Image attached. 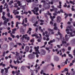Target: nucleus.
Returning <instances> with one entry per match:
<instances>
[{"label": "nucleus", "mask_w": 75, "mask_h": 75, "mask_svg": "<svg viewBox=\"0 0 75 75\" xmlns=\"http://www.w3.org/2000/svg\"><path fill=\"white\" fill-rule=\"evenodd\" d=\"M56 18V21L57 23H61V21H62V19H61V17L59 16H57V17Z\"/></svg>", "instance_id": "obj_1"}, {"label": "nucleus", "mask_w": 75, "mask_h": 75, "mask_svg": "<svg viewBox=\"0 0 75 75\" xmlns=\"http://www.w3.org/2000/svg\"><path fill=\"white\" fill-rule=\"evenodd\" d=\"M39 48V46H37V47H35V51L36 52V54H37L38 53L40 54V52L39 50H38V49Z\"/></svg>", "instance_id": "obj_2"}, {"label": "nucleus", "mask_w": 75, "mask_h": 75, "mask_svg": "<svg viewBox=\"0 0 75 75\" xmlns=\"http://www.w3.org/2000/svg\"><path fill=\"white\" fill-rule=\"evenodd\" d=\"M16 56L15 57L16 58V59H18L19 57H20V56H19V54L17 52H16Z\"/></svg>", "instance_id": "obj_3"}, {"label": "nucleus", "mask_w": 75, "mask_h": 75, "mask_svg": "<svg viewBox=\"0 0 75 75\" xmlns=\"http://www.w3.org/2000/svg\"><path fill=\"white\" fill-rule=\"evenodd\" d=\"M2 14L3 16L2 17V18L3 19V20H6V18L5 17V16H4L5 15V12H3Z\"/></svg>", "instance_id": "obj_4"}, {"label": "nucleus", "mask_w": 75, "mask_h": 75, "mask_svg": "<svg viewBox=\"0 0 75 75\" xmlns=\"http://www.w3.org/2000/svg\"><path fill=\"white\" fill-rule=\"evenodd\" d=\"M54 59L55 61H59V58L57 56H54Z\"/></svg>", "instance_id": "obj_5"}, {"label": "nucleus", "mask_w": 75, "mask_h": 75, "mask_svg": "<svg viewBox=\"0 0 75 75\" xmlns=\"http://www.w3.org/2000/svg\"><path fill=\"white\" fill-rule=\"evenodd\" d=\"M28 57L29 58H30V59H33V58H34V55L32 54H29L28 56Z\"/></svg>", "instance_id": "obj_6"}, {"label": "nucleus", "mask_w": 75, "mask_h": 75, "mask_svg": "<svg viewBox=\"0 0 75 75\" xmlns=\"http://www.w3.org/2000/svg\"><path fill=\"white\" fill-rule=\"evenodd\" d=\"M69 30L72 31V29H70V30L68 29H66V31H67V34H69V33H70L69 31Z\"/></svg>", "instance_id": "obj_7"}, {"label": "nucleus", "mask_w": 75, "mask_h": 75, "mask_svg": "<svg viewBox=\"0 0 75 75\" xmlns=\"http://www.w3.org/2000/svg\"><path fill=\"white\" fill-rule=\"evenodd\" d=\"M27 35H28L27 34H26L25 35H23L22 36V37L21 38V40H24V38H25V37L27 36Z\"/></svg>", "instance_id": "obj_8"}, {"label": "nucleus", "mask_w": 75, "mask_h": 75, "mask_svg": "<svg viewBox=\"0 0 75 75\" xmlns=\"http://www.w3.org/2000/svg\"><path fill=\"white\" fill-rule=\"evenodd\" d=\"M56 38L58 39V41H59V40H60L61 41H62L63 40V38H62V35L60 36V38Z\"/></svg>", "instance_id": "obj_9"}, {"label": "nucleus", "mask_w": 75, "mask_h": 75, "mask_svg": "<svg viewBox=\"0 0 75 75\" xmlns=\"http://www.w3.org/2000/svg\"><path fill=\"white\" fill-rule=\"evenodd\" d=\"M30 49V48H29V47L28 46H26L25 48V51L27 52H28L29 51V49Z\"/></svg>", "instance_id": "obj_10"}, {"label": "nucleus", "mask_w": 75, "mask_h": 75, "mask_svg": "<svg viewBox=\"0 0 75 75\" xmlns=\"http://www.w3.org/2000/svg\"><path fill=\"white\" fill-rule=\"evenodd\" d=\"M64 70L65 72V71H67V72L66 73V75H70V73H68V69L66 68L64 69Z\"/></svg>", "instance_id": "obj_11"}, {"label": "nucleus", "mask_w": 75, "mask_h": 75, "mask_svg": "<svg viewBox=\"0 0 75 75\" xmlns=\"http://www.w3.org/2000/svg\"><path fill=\"white\" fill-rule=\"evenodd\" d=\"M65 41V39H64V38L63 37V40H62V44H67V42L66 41Z\"/></svg>", "instance_id": "obj_12"}, {"label": "nucleus", "mask_w": 75, "mask_h": 75, "mask_svg": "<svg viewBox=\"0 0 75 75\" xmlns=\"http://www.w3.org/2000/svg\"><path fill=\"white\" fill-rule=\"evenodd\" d=\"M3 5H1L0 6V13H2L3 12ZM1 14L0 13V15Z\"/></svg>", "instance_id": "obj_13"}, {"label": "nucleus", "mask_w": 75, "mask_h": 75, "mask_svg": "<svg viewBox=\"0 0 75 75\" xmlns=\"http://www.w3.org/2000/svg\"><path fill=\"white\" fill-rule=\"evenodd\" d=\"M34 10H35V12H38V11L39 10V8L38 7H35L34 8Z\"/></svg>", "instance_id": "obj_14"}, {"label": "nucleus", "mask_w": 75, "mask_h": 75, "mask_svg": "<svg viewBox=\"0 0 75 75\" xmlns=\"http://www.w3.org/2000/svg\"><path fill=\"white\" fill-rule=\"evenodd\" d=\"M70 3L71 4H73V5H74L75 4V3H74V2H75V0H74L73 1H69Z\"/></svg>", "instance_id": "obj_15"}, {"label": "nucleus", "mask_w": 75, "mask_h": 75, "mask_svg": "<svg viewBox=\"0 0 75 75\" xmlns=\"http://www.w3.org/2000/svg\"><path fill=\"white\" fill-rule=\"evenodd\" d=\"M20 24V23L18 22H17L16 23V27H17V30H18L19 28V27L18 26V24Z\"/></svg>", "instance_id": "obj_16"}, {"label": "nucleus", "mask_w": 75, "mask_h": 75, "mask_svg": "<svg viewBox=\"0 0 75 75\" xmlns=\"http://www.w3.org/2000/svg\"><path fill=\"white\" fill-rule=\"evenodd\" d=\"M10 2H9L8 3V5H10V6L12 4L14 3V2H13V1L12 0L10 1Z\"/></svg>", "instance_id": "obj_17"}, {"label": "nucleus", "mask_w": 75, "mask_h": 75, "mask_svg": "<svg viewBox=\"0 0 75 75\" xmlns=\"http://www.w3.org/2000/svg\"><path fill=\"white\" fill-rule=\"evenodd\" d=\"M25 40H27V41H29L30 40V37H25Z\"/></svg>", "instance_id": "obj_18"}, {"label": "nucleus", "mask_w": 75, "mask_h": 75, "mask_svg": "<svg viewBox=\"0 0 75 75\" xmlns=\"http://www.w3.org/2000/svg\"><path fill=\"white\" fill-rule=\"evenodd\" d=\"M64 15L65 16H66L65 17V19H67V18L68 17V16H69V15H68V14H67L66 13H64Z\"/></svg>", "instance_id": "obj_19"}, {"label": "nucleus", "mask_w": 75, "mask_h": 75, "mask_svg": "<svg viewBox=\"0 0 75 75\" xmlns=\"http://www.w3.org/2000/svg\"><path fill=\"white\" fill-rule=\"evenodd\" d=\"M67 36H68L67 35H65V38L67 41L68 40V39H69V38H67Z\"/></svg>", "instance_id": "obj_20"}, {"label": "nucleus", "mask_w": 75, "mask_h": 75, "mask_svg": "<svg viewBox=\"0 0 75 75\" xmlns=\"http://www.w3.org/2000/svg\"><path fill=\"white\" fill-rule=\"evenodd\" d=\"M16 17L17 18H18V20H20V18H21V16H16Z\"/></svg>", "instance_id": "obj_21"}, {"label": "nucleus", "mask_w": 75, "mask_h": 75, "mask_svg": "<svg viewBox=\"0 0 75 75\" xmlns=\"http://www.w3.org/2000/svg\"><path fill=\"white\" fill-rule=\"evenodd\" d=\"M8 34V33H7V32H5V33H2V35H7V34Z\"/></svg>", "instance_id": "obj_22"}, {"label": "nucleus", "mask_w": 75, "mask_h": 75, "mask_svg": "<svg viewBox=\"0 0 75 75\" xmlns=\"http://www.w3.org/2000/svg\"><path fill=\"white\" fill-rule=\"evenodd\" d=\"M21 7L23 10H25V6H21Z\"/></svg>", "instance_id": "obj_23"}, {"label": "nucleus", "mask_w": 75, "mask_h": 75, "mask_svg": "<svg viewBox=\"0 0 75 75\" xmlns=\"http://www.w3.org/2000/svg\"><path fill=\"white\" fill-rule=\"evenodd\" d=\"M31 30H32V29H31V28H29V30H28L27 33H28L29 31H31Z\"/></svg>", "instance_id": "obj_24"}, {"label": "nucleus", "mask_w": 75, "mask_h": 75, "mask_svg": "<svg viewBox=\"0 0 75 75\" xmlns=\"http://www.w3.org/2000/svg\"><path fill=\"white\" fill-rule=\"evenodd\" d=\"M4 69L5 71V72L6 73H8V70L6 69V68H4Z\"/></svg>", "instance_id": "obj_25"}, {"label": "nucleus", "mask_w": 75, "mask_h": 75, "mask_svg": "<svg viewBox=\"0 0 75 75\" xmlns=\"http://www.w3.org/2000/svg\"><path fill=\"white\" fill-rule=\"evenodd\" d=\"M11 37H12L13 38H14L15 36L14 35H13V34L11 33L10 34Z\"/></svg>", "instance_id": "obj_26"}, {"label": "nucleus", "mask_w": 75, "mask_h": 75, "mask_svg": "<svg viewBox=\"0 0 75 75\" xmlns=\"http://www.w3.org/2000/svg\"><path fill=\"white\" fill-rule=\"evenodd\" d=\"M70 35V37H74V35H72V32H70L69 33Z\"/></svg>", "instance_id": "obj_27"}, {"label": "nucleus", "mask_w": 75, "mask_h": 75, "mask_svg": "<svg viewBox=\"0 0 75 75\" xmlns=\"http://www.w3.org/2000/svg\"><path fill=\"white\" fill-rule=\"evenodd\" d=\"M42 52L43 53V54H45V51L44 50H42Z\"/></svg>", "instance_id": "obj_28"}, {"label": "nucleus", "mask_w": 75, "mask_h": 75, "mask_svg": "<svg viewBox=\"0 0 75 75\" xmlns=\"http://www.w3.org/2000/svg\"><path fill=\"white\" fill-rule=\"evenodd\" d=\"M69 57H71V58H73V56H72V55L70 54H68Z\"/></svg>", "instance_id": "obj_29"}, {"label": "nucleus", "mask_w": 75, "mask_h": 75, "mask_svg": "<svg viewBox=\"0 0 75 75\" xmlns=\"http://www.w3.org/2000/svg\"><path fill=\"white\" fill-rule=\"evenodd\" d=\"M7 23V21L5 20L4 21V25H6Z\"/></svg>", "instance_id": "obj_30"}, {"label": "nucleus", "mask_w": 75, "mask_h": 75, "mask_svg": "<svg viewBox=\"0 0 75 75\" xmlns=\"http://www.w3.org/2000/svg\"><path fill=\"white\" fill-rule=\"evenodd\" d=\"M7 16L9 17H10V13L8 12V14H7Z\"/></svg>", "instance_id": "obj_31"}, {"label": "nucleus", "mask_w": 75, "mask_h": 75, "mask_svg": "<svg viewBox=\"0 0 75 75\" xmlns=\"http://www.w3.org/2000/svg\"><path fill=\"white\" fill-rule=\"evenodd\" d=\"M38 54H40V53H38L37 54H36V52H35V54L36 55V57L37 58H38V57H39V55H38Z\"/></svg>", "instance_id": "obj_32"}, {"label": "nucleus", "mask_w": 75, "mask_h": 75, "mask_svg": "<svg viewBox=\"0 0 75 75\" xmlns=\"http://www.w3.org/2000/svg\"><path fill=\"white\" fill-rule=\"evenodd\" d=\"M68 61V59H66V61H65L64 63L65 64H67V62Z\"/></svg>", "instance_id": "obj_33"}, {"label": "nucleus", "mask_w": 75, "mask_h": 75, "mask_svg": "<svg viewBox=\"0 0 75 75\" xmlns=\"http://www.w3.org/2000/svg\"><path fill=\"white\" fill-rule=\"evenodd\" d=\"M5 54H6V52H4L3 53V57H4L5 56Z\"/></svg>", "instance_id": "obj_34"}, {"label": "nucleus", "mask_w": 75, "mask_h": 75, "mask_svg": "<svg viewBox=\"0 0 75 75\" xmlns=\"http://www.w3.org/2000/svg\"><path fill=\"white\" fill-rule=\"evenodd\" d=\"M31 11H32V12H33L34 14H36V13H35V11L34 10H32Z\"/></svg>", "instance_id": "obj_35"}, {"label": "nucleus", "mask_w": 75, "mask_h": 75, "mask_svg": "<svg viewBox=\"0 0 75 75\" xmlns=\"http://www.w3.org/2000/svg\"><path fill=\"white\" fill-rule=\"evenodd\" d=\"M17 4L16 3H15L14 4L15 6H14V7H18V6L17 5Z\"/></svg>", "instance_id": "obj_36"}, {"label": "nucleus", "mask_w": 75, "mask_h": 75, "mask_svg": "<svg viewBox=\"0 0 75 75\" xmlns=\"http://www.w3.org/2000/svg\"><path fill=\"white\" fill-rule=\"evenodd\" d=\"M41 3H43L44 4L45 3V1L42 0L41 1Z\"/></svg>", "instance_id": "obj_37"}, {"label": "nucleus", "mask_w": 75, "mask_h": 75, "mask_svg": "<svg viewBox=\"0 0 75 75\" xmlns=\"http://www.w3.org/2000/svg\"><path fill=\"white\" fill-rule=\"evenodd\" d=\"M54 23H53V22L52 21H50V24H51V25H53V24Z\"/></svg>", "instance_id": "obj_38"}, {"label": "nucleus", "mask_w": 75, "mask_h": 75, "mask_svg": "<svg viewBox=\"0 0 75 75\" xmlns=\"http://www.w3.org/2000/svg\"><path fill=\"white\" fill-rule=\"evenodd\" d=\"M62 58H63L64 57H66V54H64L63 55H62Z\"/></svg>", "instance_id": "obj_39"}, {"label": "nucleus", "mask_w": 75, "mask_h": 75, "mask_svg": "<svg viewBox=\"0 0 75 75\" xmlns=\"http://www.w3.org/2000/svg\"><path fill=\"white\" fill-rule=\"evenodd\" d=\"M36 35L35 36V38H38V34L35 33Z\"/></svg>", "instance_id": "obj_40"}, {"label": "nucleus", "mask_w": 75, "mask_h": 75, "mask_svg": "<svg viewBox=\"0 0 75 75\" xmlns=\"http://www.w3.org/2000/svg\"><path fill=\"white\" fill-rule=\"evenodd\" d=\"M4 69H1V74H3V72H4Z\"/></svg>", "instance_id": "obj_41"}, {"label": "nucleus", "mask_w": 75, "mask_h": 75, "mask_svg": "<svg viewBox=\"0 0 75 75\" xmlns=\"http://www.w3.org/2000/svg\"><path fill=\"white\" fill-rule=\"evenodd\" d=\"M28 12L24 11L23 13L25 14L26 15H27V14H28Z\"/></svg>", "instance_id": "obj_42"}, {"label": "nucleus", "mask_w": 75, "mask_h": 75, "mask_svg": "<svg viewBox=\"0 0 75 75\" xmlns=\"http://www.w3.org/2000/svg\"><path fill=\"white\" fill-rule=\"evenodd\" d=\"M60 13H64V11L62 9H61L60 10Z\"/></svg>", "instance_id": "obj_43"}, {"label": "nucleus", "mask_w": 75, "mask_h": 75, "mask_svg": "<svg viewBox=\"0 0 75 75\" xmlns=\"http://www.w3.org/2000/svg\"><path fill=\"white\" fill-rule=\"evenodd\" d=\"M64 7H67V3H65V5H64Z\"/></svg>", "instance_id": "obj_44"}, {"label": "nucleus", "mask_w": 75, "mask_h": 75, "mask_svg": "<svg viewBox=\"0 0 75 75\" xmlns=\"http://www.w3.org/2000/svg\"><path fill=\"white\" fill-rule=\"evenodd\" d=\"M68 45H69V44L68 43H67L66 44V45H65V47H67V46H68Z\"/></svg>", "instance_id": "obj_45"}, {"label": "nucleus", "mask_w": 75, "mask_h": 75, "mask_svg": "<svg viewBox=\"0 0 75 75\" xmlns=\"http://www.w3.org/2000/svg\"><path fill=\"white\" fill-rule=\"evenodd\" d=\"M8 40L10 41H12V38H11L10 37H8Z\"/></svg>", "instance_id": "obj_46"}, {"label": "nucleus", "mask_w": 75, "mask_h": 75, "mask_svg": "<svg viewBox=\"0 0 75 75\" xmlns=\"http://www.w3.org/2000/svg\"><path fill=\"white\" fill-rule=\"evenodd\" d=\"M3 30V28L2 27H1L0 28V33H1V31H2Z\"/></svg>", "instance_id": "obj_47"}, {"label": "nucleus", "mask_w": 75, "mask_h": 75, "mask_svg": "<svg viewBox=\"0 0 75 75\" xmlns=\"http://www.w3.org/2000/svg\"><path fill=\"white\" fill-rule=\"evenodd\" d=\"M50 65L52 66V67H53V68H54V64H53V63H51Z\"/></svg>", "instance_id": "obj_48"}, {"label": "nucleus", "mask_w": 75, "mask_h": 75, "mask_svg": "<svg viewBox=\"0 0 75 75\" xmlns=\"http://www.w3.org/2000/svg\"><path fill=\"white\" fill-rule=\"evenodd\" d=\"M58 34L59 35H62V34H61V33H60V32L59 31H58Z\"/></svg>", "instance_id": "obj_49"}, {"label": "nucleus", "mask_w": 75, "mask_h": 75, "mask_svg": "<svg viewBox=\"0 0 75 75\" xmlns=\"http://www.w3.org/2000/svg\"><path fill=\"white\" fill-rule=\"evenodd\" d=\"M9 66L11 67V68L13 69L14 68V66H13V65H11V64L9 65Z\"/></svg>", "instance_id": "obj_50"}, {"label": "nucleus", "mask_w": 75, "mask_h": 75, "mask_svg": "<svg viewBox=\"0 0 75 75\" xmlns=\"http://www.w3.org/2000/svg\"><path fill=\"white\" fill-rule=\"evenodd\" d=\"M54 28L55 30H57V26L54 27Z\"/></svg>", "instance_id": "obj_51"}, {"label": "nucleus", "mask_w": 75, "mask_h": 75, "mask_svg": "<svg viewBox=\"0 0 75 75\" xmlns=\"http://www.w3.org/2000/svg\"><path fill=\"white\" fill-rule=\"evenodd\" d=\"M62 51L63 52H65V49H64V48H63L62 49Z\"/></svg>", "instance_id": "obj_52"}, {"label": "nucleus", "mask_w": 75, "mask_h": 75, "mask_svg": "<svg viewBox=\"0 0 75 75\" xmlns=\"http://www.w3.org/2000/svg\"><path fill=\"white\" fill-rule=\"evenodd\" d=\"M50 18H55V16H53V17L52 16H50Z\"/></svg>", "instance_id": "obj_53"}, {"label": "nucleus", "mask_w": 75, "mask_h": 75, "mask_svg": "<svg viewBox=\"0 0 75 75\" xmlns=\"http://www.w3.org/2000/svg\"><path fill=\"white\" fill-rule=\"evenodd\" d=\"M27 18H25V23H27Z\"/></svg>", "instance_id": "obj_54"}, {"label": "nucleus", "mask_w": 75, "mask_h": 75, "mask_svg": "<svg viewBox=\"0 0 75 75\" xmlns=\"http://www.w3.org/2000/svg\"><path fill=\"white\" fill-rule=\"evenodd\" d=\"M28 12L30 14H31V11H28Z\"/></svg>", "instance_id": "obj_55"}, {"label": "nucleus", "mask_w": 75, "mask_h": 75, "mask_svg": "<svg viewBox=\"0 0 75 75\" xmlns=\"http://www.w3.org/2000/svg\"><path fill=\"white\" fill-rule=\"evenodd\" d=\"M4 6L5 7H6V8H7V7H8V6L7 5V4L6 3L5 4H4Z\"/></svg>", "instance_id": "obj_56"}, {"label": "nucleus", "mask_w": 75, "mask_h": 75, "mask_svg": "<svg viewBox=\"0 0 75 75\" xmlns=\"http://www.w3.org/2000/svg\"><path fill=\"white\" fill-rule=\"evenodd\" d=\"M43 72H44V71H43V70H42L40 73V74H42V73H43Z\"/></svg>", "instance_id": "obj_57"}, {"label": "nucleus", "mask_w": 75, "mask_h": 75, "mask_svg": "<svg viewBox=\"0 0 75 75\" xmlns=\"http://www.w3.org/2000/svg\"><path fill=\"white\" fill-rule=\"evenodd\" d=\"M36 35V34H35H35H34L32 35L31 36L32 37H35Z\"/></svg>", "instance_id": "obj_58"}, {"label": "nucleus", "mask_w": 75, "mask_h": 75, "mask_svg": "<svg viewBox=\"0 0 75 75\" xmlns=\"http://www.w3.org/2000/svg\"><path fill=\"white\" fill-rule=\"evenodd\" d=\"M12 30L15 32L17 30V29L16 28H15L14 29H13Z\"/></svg>", "instance_id": "obj_59"}, {"label": "nucleus", "mask_w": 75, "mask_h": 75, "mask_svg": "<svg viewBox=\"0 0 75 75\" xmlns=\"http://www.w3.org/2000/svg\"><path fill=\"white\" fill-rule=\"evenodd\" d=\"M49 4H53V2H52V1H51V2H49Z\"/></svg>", "instance_id": "obj_60"}, {"label": "nucleus", "mask_w": 75, "mask_h": 75, "mask_svg": "<svg viewBox=\"0 0 75 75\" xmlns=\"http://www.w3.org/2000/svg\"><path fill=\"white\" fill-rule=\"evenodd\" d=\"M16 37H17L18 39H19L20 38V36H19V35H17L16 36Z\"/></svg>", "instance_id": "obj_61"}, {"label": "nucleus", "mask_w": 75, "mask_h": 75, "mask_svg": "<svg viewBox=\"0 0 75 75\" xmlns=\"http://www.w3.org/2000/svg\"><path fill=\"white\" fill-rule=\"evenodd\" d=\"M37 41L38 42H41V39H38Z\"/></svg>", "instance_id": "obj_62"}, {"label": "nucleus", "mask_w": 75, "mask_h": 75, "mask_svg": "<svg viewBox=\"0 0 75 75\" xmlns=\"http://www.w3.org/2000/svg\"><path fill=\"white\" fill-rule=\"evenodd\" d=\"M61 4H62L61 2L59 1V6H62V5H61Z\"/></svg>", "instance_id": "obj_63"}, {"label": "nucleus", "mask_w": 75, "mask_h": 75, "mask_svg": "<svg viewBox=\"0 0 75 75\" xmlns=\"http://www.w3.org/2000/svg\"><path fill=\"white\" fill-rule=\"evenodd\" d=\"M72 65H73V63H71L70 64L69 66L71 67V66H72Z\"/></svg>", "instance_id": "obj_64"}]
</instances>
